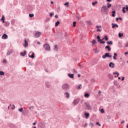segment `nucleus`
<instances>
[{"mask_svg":"<svg viewBox=\"0 0 128 128\" xmlns=\"http://www.w3.org/2000/svg\"><path fill=\"white\" fill-rule=\"evenodd\" d=\"M102 14H108V8L106 6H104L101 8Z\"/></svg>","mask_w":128,"mask_h":128,"instance_id":"nucleus-1","label":"nucleus"},{"mask_svg":"<svg viewBox=\"0 0 128 128\" xmlns=\"http://www.w3.org/2000/svg\"><path fill=\"white\" fill-rule=\"evenodd\" d=\"M62 88L64 92H68L70 90V84H64L62 85Z\"/></svg>","mask_w":128,"mask_h":128,"instance_id":"nucleus-2","label":"nucleus"},{"mask_svg":"<svg viewBox=\"0 0 128 128\" xmlns=\"http://www.w3.org/2000/svg\"><path fill=\"white\" fill-rule=\"evenodd\" d=\"M97 40L98 42H100V44H106V42L103 41L104 38L100 39V36H97Z\"/></svg>","mask_w":128,"mask_h":128,"instance_id":"nucleus-3","label":"nucleus"},{"mask_svg":"<svg viewBox=\"0 0 128 128\" xmlns=\"http://www.w3.org/2000/svg\"><path fill=\"white\" fill-rule=\"evenodd\" d=\"M97 40L98 42H100V44H106V42L103 41L104 38L100 39V36H97Z\"/></svg>","mask_w":128,"mask_h":128,"instance_id":"nucleus-4","label":"nucleus"},{"mask_svg":"<svg viewBox=\"0 0 128 128\" xmlns=\"http://www.w3.org/2000/svg\"><path fill=\"white\" fill-rule=\"evenodd\" d=\"M112 57V56L111 54H110V53L108 52L105 53V54L102 56V58L104 59L106 58H110Z\"/></svg>","mask_w":128,"mask_h":128,"instance_id":"nucleus-5","label":"nucleus"},{"mask_svg":"<svg viewBox=\"0 0 128 128\" xmlns=\"http://www.w3.org/2000/svg\"><path fill=\"white\" fill-rule=\"evenodd\" d=\"M43 48H44V50H50V44H44L43 46Z\"/></svg>","mask_w":128,"mask_h":128,"instance_id":"nucleus-6","label":"nucleus"},{"mask_svg":"<svg viewBox=\"0 0 128 128\" xmlns=\"http://www.w3.org/2000/svg\"><path fill=\"white\" fill-rule=\"evenodd\" d=\"M42 33L40 32H36L34 34V38H40Z\"/></svg>","mask_w":128,"mask_h":128,"instance_id":"nucleus-7","label":"nucleus"},{"mask_svg":"<svg viewBox=\"0 0 128 128\" xmlns=\"http://www.w3.org/2000/svg\"><path fill=\"white\" fill-rule=\"evenodd\" d=\"M84 104L86 105V108L87 110H92V107H90V106L88 104V103L85 102Z\"/></svg>","mask_w":128,"mask_h":128,"instance_id":"nucleus-8","label":"nucleus"},{"mask_svg":"<svg viewBox=\"0 0 128 128\" xmlns=\"http://www.w3.org/2000/svg\"><path fill=\"white\" fill-rule=\"evenodd\" d=\"M24 48H28V42L26 39H24Z\"/></svg>","mask_w":128,"mask_h":128,"instance_id":"nucleus-9","label":"nucleus"},{"mask_svg":"<svg viewBox=\"0 0 128 128\" xmlns=\"http://www.w3.org/2000/svg\"><path fill=\"white\" fill-rule=\"evenodd\" d=\"M78 102H80V99L74 100V106H76V104H78Z\"/></svg>","mask_w":128,"mask_h":128,"instance_id":"nucleus-10","label":"nucleus"},{"mask_svg":"<svg viewBox=\"0 0 128 128\" xmlns=\"http://www.w3.org/2000/svg\"><path fill=\"white\" fill-rule=\"evenodd\" d=\"M8 36L6 34H4L2 36V40H8Z\"/></svg>","mask_w":128,"mask_h":128,"instance_id":"nucleus-11","label":"nucleus"},{"mask_svg":"<svg viewBox=\"0 0 128 128\" xmlns=\"http://www.w3.org/2000/svg\"><path fill=\"white\" fill-rule=\"evenodd\" d=\"M114 63L112 62H110L109 64V66L110 68H114Z\"/></svg>","mask_w":128,"mask_h":128,"instance_id":"nucleus-12","label":"nucleus"},{"mask_svg":"<svg viewBox=\"0 0 128 128\" xmlns=\"http://www.w3.org/2000/svg\"><path fill=\"white\" fill-rule=\"evenodd\" d=\"M20 54L22 56H24L26 54V50H24V52H21Z\"/></svg>","mask_w":128,"mask_h":128,"instance_id":"nucleus-13","label":"nucleus"},{"mask_svg":"<svg viewBox=\"0 0 128 128\" xmlns=\"http://www.w3.org/2000/svg\"><path fill=\"white\" fill-rule=\"evenodd\" d=\"M64 96L66 98H70V93L68 91L64 93Z\"/></svg>","mask_w":128,"mask_h":128,"instance_id":"nucleus-14","label":"nucleus"},{"mask_svg":"<svg viewBox=\"0 0 128 128\" xmlns=\"http://www.w3.org/2000/svg\"><path fill=\"white\" fill-rule=\"evenodd\" d=\"M105 48L106 50H108V52H110L112 50V48H110V45H108L107 46H106Z\"/></svg>","mask_w":128,"mask_h":128,"instance_id":"nucleus-15","label":"nucleus"},{"mask_svg":"<svg viewBox=\"0 0 128 128\" xmlns=\"http://www.w3.org/2000/svg\"><path fill=\"white\" fill-rule=\"evenodd\" d=\"M112 28H118V24L112 23Z\"/></svg>","mask_w":128,"mask_h":128,"instance_id":"nucleus-16","label":"nucleus"},{"mask_svg":"<svg viewBox=\"0 0 128 128\" xmlns=\"http://www.w3.org/2000/svg\"><path fill=\"white\" fill-rule=\"evenodd\" d=\"M116 56H118V54L116 53H114V54L113 59L114 60H116Z\"/></svg>","mask_w":128,"mask_h":128,"instance_id":"nucleus-17","label":"nucleus"},{"mask_svg":"<svg viewBox=\"0 0 128 128\" xmlns=\"http://www.w3.org/2000/svg\"><path fill=\"white\" fill-rule=\"evenodd\" d=\"M29 58H34V53L32 52V55H28Z\"/></svg>","mask_w":128,"mask_h":128,"instance_id":"nucleus-18","label":"nucleus"},{"mask_svg":"<svg viewBox=\"0 0 128 128\" xmlns=\"http://www.w3.org/2000/svg\"><path fill=\"white\" fill-rule=\"evenodd\" d=\"M68 76L70 78H74V74H68Z\"/></svg>","mask_w":128,"mask_h":128,"instance_id":"nucleus-19","label":"nucleus"},{"mask_svg":"<svg viewBox=\"0 0 128 128\" xmlns=\"http://www.w3.org/2000/svg\"><path fill=\"white\" fill-rule=\"evenodd\" d=\"M84 116L86 117V118H88V116H90V113L85 112L84 113Z\"/></svg>","mask_w":128,"mask_h":128,"instance_id":"nucleus-20","label":"nucleus"},{"mask_svg":"<svg viewBox=\"0 0 128 128\" xmlns=\"http://www.w3.org/2000/svg\"><path fill=\"white\" fill-rule=\"evenodd\" d=\"M4 26H10V22L8 21L4 22Z\"/></svg>","mask_w":128,"mask_h":128,"instance_id":"nucleus-21","label":"nucleus"},{"mask_svg":"<svg viewBox=\"0 0 128 128\" xmlns=\"http://www.w3.org/2000/svg\"><path fill=\"white\" fill-rule=\"evenodd\" d=\"M12 54V51L9 50L7 52L6 56H10Z\"/></svg>","mask_w":128,"mask_h":128,"instance_id":"nucleus-22","label":"nucleus"},{"mask_svg":"<svg viewBox=\"0 0 128 128\" xmlns=\"http://www.w3.org/2000/svg\"><path fill=\"white\" fill-rule=\"evenodd\" d=\"M108 76L110 80H114V76H112V74H108Z\"/></svg>","mask_w":128,"mask_h":128,"instance_id":"nucleus-23","label":"nucleus"},{"mask_svg":"<svg viewBox=\"0 0 128 128\" xmlns=\"http://www.w3.org/2000/svg\"><path fill=\"white\" fill-rule=\"evenodd\" d=\"M122 12L123 14H126V7H122Z\"/></svg>","mask_w":128,"mask_h":128,"instance_id":"nucleus-24","label":"nucleus"},{"mask_svg":"<svg viewBox=\"0 0 128 128\" xmlns=\"http://www.w3.org/2000/svg\"><path fill=\"white\" fill-rule=\"evenodd\" d=\"M124 36V34L119 32L118 33V38H122Z\"/></svg>","mask_w":128,"mask_h":128,"instance_id":"nucleus-25","label":"nucleus"},{"mask_svg":"<svg viewBox=\"0 0 128 128\" xmlns=\"http://www.w3.org/2000/svg\"><path fill=\"white\" fill-rule=\"evenodd\" d=\"M116 14V10L112 11V16L113 18H114V16H116V14Z\"/></svg>","mask_w":128,"mask_h":128,"instance_id":"nucleus-26","label":"nucleus"},{"mask_svg":"<svg viewBox=\"0 0 128 128\" xmlns=\"http://www.w3.org/2000/svg\"><path fill=\"white\" fill-rule=\"evenodd\" d=\"M1 20H2V24H4V16H2Z\"/></svg>","mask_w":128,"mask_h":128,"instance_id":"nucleus-27","label":"nucleus"},{"mask_svg":"<svg viewBox=\"0 0 128 128\" xmlns=\"http://www.w3.org/2000/svg\"><path fill=\"white\" fill-rule=\"evenodd\" d=\"M106 44H110V45H112V41H107L106 42Z\"/></svg>","mask_w":128,"mask_h":128,"instance_id":"nucleus-28","label":"nucleus"},{"mask_svg":"<svg viewBox=\"0 0 128 128\" xmlns=\"http://www.w3.org/2000/svg\"><path fill=\"white\" fill-rule=\"evenodd\" d=\"M56 10H57L58 12H60V6H58L56 8Z\"/></svg>","mask_w":128,"mask_h":128,"instance_id":"nucleus-29","label":"nucleus"},{"mask_svg":"<svg viewBox=\"0 0 128 128\" xmlns=\"http://www.w3.org/2000/svg\"><path fill=\"white\" fill-rule=\"evenodd\" d=\"M112 4L110 3L107 4V8H111Z\"/></svg>","mask_w":128,"mask_h":128,"instance_id":"nucleus-30","label":"nucleus"},{"mask_svg":"<svg viewBox=\"0 0 128 128\" xmlns=\"http://www.w3.org/2000/svg\"><path fill=\"white\" fill-rule=\"evenodd\" d=\"M84 96L85 98H88V96H90V94H88V93H86L84 95Z\"/></svg>","mask_w":128,"mask_h":128,"instance_id":"nucleus-31","label":"nucleus"},{"mask_svg":"<svg viewBox=\"0 0 128 128\" xmlns=\"http://www.w3.org/2000/svg\"><path fill=\"white\" fill-rule=\"evenodd\" d=\"M46 88H50V84H48V82H46Z\"/></svg>","mask_w":128,"mask_h":128,"instance_id":"nucleus-32","label":"nucleus"},{"mask_svg":"<svg viewBox=\"0 0 128 128\" xmlns=\"http://www.w3.org/2000/svg\"><path fill=\"white\" fill-rule=\"evenodd\" d=\"M60 24V22L58 20L56 23H55V26H58Z\"/></svg>","mask_w":128,"mask_h":128,"instance_id":"nucleus-33","label":"nucleus"},{"mask_svg":"<svg viewBox=\"0 0 128 128\" xmlns=\"http://www.w3.org/2000/svg\"><path fill=\"white\" fill-rule=\"evenodd\" d=\"M58 36H62V32L60 31L59 32H58Z\"/></svg>","mask_w":128,"mask_h":128,"instance_id":"nucleus-34","label":"nucleus"},{"mask_svg":"<svg viewBox=\"0 0 128 128\" xmlns=\"http://www.w3.org/2000/svg\"><path fill=\"white\" fill-rule=\"evenodd\" d=\"M82 84H80L76 88H78V90H80V89L82 88Z\"/></svg>","mask_w":128,"mask_h":128,"instance_id":"nucleus-35","label":"nucleus"},{"mask_svg":"<svg viewBox=\"0 0 128 128\" xmlns=\"http://www.w3.org/2000/svg\"><path fill=\"white\" fill-rule=\"evenodd\" d=\"M18 112H22V110H24V108H21L18 110Z\"/></svg>","mask_w":128,"mask_h":128,"instance_id":"nucleus-36","label":"nucleus"},{"mask_svg":"<svg viewBox=\"0 0 128 128\" xmlns=\"http://www.w3.org/2000/svg\"><path fill=\"white\" fill-rule=\"evenodd\" d=\"M0 76H4V72L3 71H0Z\"/></svg>","mask_w":128,"mask_h":128,"instance_id":"nucleus-37","label":"nucleus"},{"mask_svg":"<svg viewBox=\"0 0 128 128\" xmlns=\"http://www.w3.org/2000/svg\"><path fill=\"white\" fill-rule=\"evenodd\" d=\"M113 74H116L117 76H120V74L118 72H114Z\"/></svg>","mask_w":128,"mask_h":128,"instance_id":"nucleus-38","label":"nucleus"},{"mask_svg":"<svg viewBox=\"0 0 128 128\" xmlns=\"http://www.w3.org/2000/svg\"><path fill=\"white\" fill-rule=\"evenodd\" d=\"M76 22L74 21L73 22V28H76Z\"/></svg>","mask_w":128,"mask_h":128,"instance_id":"nucleus-39","label":"nucleus"},{"mask_svg":"<svg viewBox=\"0 0 128 128\" xmlns=\"http://www.w3.org/2000/svg\"><path fill=\"white\" fill-rule=\"evenodd\" d=\"M104 40H105L106 41L108 40V36H104Z\"/></svg>","mask_w":128,"mask_h":128,"instance_id":"nucleus-40","label":"nucleus"},{"mask_svg":"<svg viewBox=\"0 0 128 128\" xmlns=\"http://www.w3.org/2000/svg\"><path fill=\"white\" fill-rule=\"evenodd\" d=\"M96 41L94 40H93L92 42V44H96Z\"/></svg>","mask_w":128,"mask_h":128,"instance_id":"nucleus-41","label":"nucleus"},{"mask_svg":"<svg viewBox=\"0 0 128 128\" xmlns=\"http://www.w3.org/2000/svg\"><path fill=\"white\" fill-rule=\"evenodd\" d=\"M87 22H88V26H92V22H90V20H88Z\"/></svg>","mask_w":128,"mask_h":128,"instance_id":"nucleus-42","label":"nucleus"},{"mask_svg":"<svg viewBox=\"0 0 128 128\" xmlns=\"http://www.w3.org/2000/svg\"><path fill=\"white\" fill-rule=\"evenodd\" d=\"M96 4H98V2L96 1L95 2H93L92 3V5L94 6H96Z\"/></svg>","mask_w":128,"mask_h":128,"instance_id":"nucleus-43","label":"nucleus"},{"mask_svg":"<svg viewBox=\"0 0 128 128\" xmlns=\"http://www.w3.org/2000/svg\"><path fill=\"white\" fill-rule=\"evenodd\" d=\"M34 14H29V16H30V18H34Z\"/></svg>","mask_w":128,"mask_h":128,"instance_id":"nucleus-44","label":"nucleus"},{"mask_svg":"<svg viewBox=\"0 0 128 128\" xmlns=\"http://www.w3.org/2000/svg\"><path fill=\"white\" fill-rule=\"evenodd\" d=\"M114 84L115 86H118V81L117 80H114Z\"/></svg>","mask_w":128,"mask_h":128,"instance_id":"nucleus-45","label":"nucleus"},{"mask_svg":"<svg viewBox=\"0 0 128 128\" xmlns=\"http://www.w3.org/2000/svg\"><path fill=\"white\" fill-rule=\"evenodd\" d=\"M70 4V3L68 2H65V4H64V6H68V4Z\"/></svg>","mask_w":128,"mask_h":128,"instance_id":"nucleus-46","label":"nucleus"},{"mask_svg":"<svg viewBox=\"0 0 128 128\" xmlns=\"http://www.w3.org/2000/svg\"><path fill=\"white\" fill-rule=\"evenodd\" d=\"M76 17L77 20H80V16L77 15L76 16Z\"/></svg>","mask_w":128,"mask_h":128,"instance_id":"nucleus-47","label":"nucleus"},{"mask_svg":"<svg viewBox=\"0 0 128 128\" xmlns=\"http://www.w3.org/2000/svg\"><path fill=\"white\" fill-rule=\"evenodd\" d=\"M100 112L101 114H104V109H101Z\"/></svg>","mask_w":128,"mask_h":128,"instance_id":"nucleus-48","label":"nucleus"},{"mask_svg":"<svg viewBox=\"0 0 128 128\" xmlns=\"http://www.w3.org/2000/svg\"><path fill=\"white\" fill-rule=\"evenodd\" d=\"M34 106H31L29 108V110H34Z\"/></svg>","mask_w":128,"mask_h":128,"instance_id":"nucleus-49","label":"nucleus"},{"mask_svg":"<svg viewBox=\"0 0 128 128\" xmlns=\"http://www.w3.org/2000/svg\"><path fill=\"white\" fill-rule=\"evenodd\" d=\"M125 9H126V12H128V5L126 6Z\"/></svg>","mask_w":128,"mask_h":128,"instance_id":"nucleus-50","label":"nucleus"},{"mask_svg":"<svg viewBox=\"0 0 128 128\" xmlns=\"http://www.w3.org/2000/svg\"><path fill=\"white\" fill-rule=\"evenodd\" d=\"M50 18H46V22H50Z\"/></svg>","mask_w":128,"mask_h":128,"instance_id":"nucleus-51","label":"nucleus"},{"mask_svg":"<svg viewBox=\"0 0 128 128\" xmlns=\"http://www.w3.org/2000/svg\"><path fill=\"white\" fill-rule=\"evenodd\" d=\"M54 50H58V46L57 45H56L54 46Z\"/></svg>","mask_w":128,"mask_h":128,"instance_id":"nucleus-52","label":"nucleus"},{"mask_svg":"<svg viewBox=\"0 0 128 128\" xmlns=\"http://www.w3.org/2000/svg\"><path fill=\"white\" fill-rule=\"evenodd\" d=\"M90 126L91 128H92L94 126V123L90 122Z\"/></svg>","mask_w":128,"mask_h":128,"instance_id":"nucleus-53","label":"nucleus"},{"mask_svg":"<svg viewBox=\"0 0 128 128\" xmlns=\"http://www.w3.org/2000/svg\"><path fill=\"white\" fill-rule=\"evenodd\" d=\"M2 62H3V64H6V60H3Z\"/></svg>","mask_w":128,"mask_h":128,"instance_id":"nucleus-54","label":"nucleus"},{"mask_svg":"<svg viewBox=\"0 0 128 128\" xmlns=\"http://www.w3.org/2000/svg\"><path fill=\"white\" fill-rule=\"evenodd\" d=\"M96 124L97 126H100V122H96Z\"/></svg>","mask_w":128,"mask_h":128,"instance_id":"nucleus-55","label":"nucleus"},{"mask_svg":"<svg viewBox=\"0 0 128 128\" xmlns=\"http://www.w3.org/2000/svg\"><path fill=\"white\" fill-rule=\"evenodd\" d=\"M96 28H102V26H98V25H97L96 26Z\"/></svg>","mask_w":128,"mask_h":128,"instance_id":"nucleus-56","label":"nucleus"},{"mask_svg":"<svg viewBox=\"0 0 128 128\" xmlns=\"http://www.w3.org/2000/svg\"><path fill=\"white\" fill-rule=\"evenodd\" d=\"M54 14V13H50V16H52Z\"/></svg>","mask_w":128,"mask_h":128,"instance_id":"nucleus-57","label":"nucleus"},{"mask_svg":"<svg viewBox=\"0 0 128 128\" xmlns=\"http://www.w3.org/2000/svg\"><path fill=\"white\" fill-rule=\"evenodd\" d=\"M73 70H74V72L75 74H78V72L76 71V70H74V68H73Z\"/></svg>","mask_w":128,"mask_h":128,"instance_id":"nucleus-58","label":"nucleus"},{"mask_svg":"<svg viewBox=\"0 0 128 128\" xmlns=\"http://www.w3.org/2000/svg\"><path fill=\"white\" fill-rule=\"evenodd\" d=\"M107 118H108V120H110V116H107Z\"/></svg>","mask_w":128,"mask_h":128,"instance_id":"nucleus-59","label":"nucleus"},{"mask_svg":"<svg viewBox=\"0 0 128 128\" xmlns=\"http://www.w3.org/2000/svg\"><path fill=\"white\" fill-rule=\"evenodd\" d=\"M54 18H58V16L56 15V16H54Z\"/></svg>","mask_w":128,"mask_h":128,"instance_id":"nucleus-60","label":"nucleus"},{"mask_svg":"<svg viewBox=\"0 0 128 128\" xmlns=\"http://www.w3.org/2000/svg\"><path fill=\"white\" fill-rule=\"evenodd\" d=\"M128 42L126 43V45L125 46V48H128Z\"/></svg>","mask_w":128,"mask_h":128,"instance_id":"nucleus-61","label":"nucleus"},{"mask_svg":"<svg viewBox=\"0 0 128 128\" xmlns=\"http://www.w3.org/2000/svg\"><path fill=\"white\" fill-rule=\"evenodd\" d=\"M124 54H125V56H126V54H128V52H124Z\"/></svg>","mask_w":128,"mask_h":128,"instance_id":"nucleus-62","label":"nucleus"},{"mask_svg":"<svg viewBox=\"0 0 128 128\" xmlns=\"http://www.w3.org/2000/svg\"><path fill=\"white\" fill-rule=\"evenodd\" d=\"M97 32H102V30H100V29H98Z\"/></svg>","mask_w":128,"mask_h":128,"instance_id":"nucleus-63","label":"nucleus"},{"mask_svg":"<svg viewBox=\"0 0 128 128\" xmlns=\"http://www.w3.org/2000/svg\"><path fill=\"white\" fill-rule=\"evenodd\" d=\"M122 80H124V76L122 77Z\"/></svg>","mask_w":128,"mask_h":128,"instance_id":"nucleus-64","label":"nucleus"}]
</instances>
